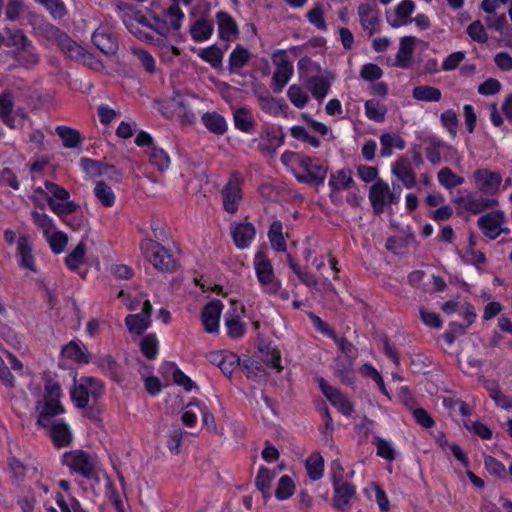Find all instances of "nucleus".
Segmentation results:
<instances>
[{"mask_svg":"<svg viewBox=\"0 0 512 512\" xmlns=\"http://www.w3.org/2000/svg\"><path fill=\"white\" fill-rule=\"evenodd\" d=\"M63 396L59 382L49 379L45 382L42 398L35 405L38 425L50 428V437L58 448L69 446L73 440L72 430L66 422L52 421L54 417L65 413L62 404Z\"/></svg>","mask_w":512,"mask_h":512,"instance_id":"1","label":"nucleus"},{"mask_svg":"<svg viewBox=\"0 0 512 512\" xmlns=\"http://www.w3.org/2000/svg\"><path fill=\"white\" fill-rule=\"evenodd\" d=\"M117 12L126 28L138 39L154 43L152 32L159 35H166L170 29L179 30L184 20V13L180 6L170 5L163 12V20L160 17H154V23H148L139 11L128 4H118Z\"/></svg>","mask_w":512,"mask_h":512,"instance_id":"2","label":"nucleus"},{"mask_svg":"<svg viewBox=\"0 0 512 512\" xmlns=\"http://www.w3.org/2000/svg\"><path fill=\"white\" fill-rule=\"evenodd\" d=\"M281 162L300 182L321 185L325 181L328 166L319 158H311L293 151H285L281 155Z\"/></svg>","mask_w":512,"mask_h":512,"instance_id":"3","label":"nucleus"},{"mask_svg":"<svg viewBox=\"0 0 512 512\" xmlns=\"http://www.w3.org/2000/svg\"><path fill=\"white\" fill-rule=\"evenodd\" d=\"M283 469L284 465L282 464L276 469H269L265 466L259 467L255 477V486L261 492L264 503H267L273 496L278 501H286L295 494L296 481L290 475H282L272 490V482Z\"/></svg>","mask_w":512,"mask_h":512,"instance_id":"4","label":"nucleus"},{"mask_svg":"<svg viewBox=\"0 0 512 512\" xmlns=\"http://www.w3.org/2000/svg\"><path fill=\"white\" fill-rule=\"evenodd\" d=\"M253 268L262 293L288 300L289 293L276 276L273 264L264 251H257L253 257Z\"/></svg>","mask_w":512,"mask_h":512,"instance_id":"5","label":"nucleus"},{"mask_svg":"<svg viewBox=\"0 0 512 512\" xmlns=\"http://www.w3.org/2000/svg\"><path fill=\"white\" fill-rule=\"evenodd\" d=\"M40 197H45L49 208L58 216L67 215L78 209L76 202L70 199V193L62 186L46 181L44 188L37 187L34 189L32 199L38 203Z\"/></svg>","mask_w":512,"mask_h":512,"instance_id":"6","label":"nucleus"},{"mask_svg":"<svg viewBox=\"0 0 512 512\" xmlns=\"http://www.w3.org/2000/svg\"><path fill=\"white\" fill-rule=\"evenodd\" d=\"M60 462L71 473H76L91 482L103 469L96 454L82 449H73L61 455Z\"/></svg>","mask_w":512,"mask_h":512,"instance_id":"7","label":"nucleus"},{"mask_svg":"<svg viewBox=\"0 0 512 512\" xmlns=\"http://www.w3.org/2000/svg\"><path fill=\"white\" fill-rule=\"evenodd\" d=\"M140 249L145 257L155 269L161 272H173L177 268V261L168 249L160 243L145 238L140 243Z\"/></svg>","mask_w":512,"mask_h":512,"instance_id":"8","label":"nucleus"},{"mask_svg":"<svg viewBox=\"0 0 512 512\" xmlns=\"http://www.w3.org/2000/svg\"><path fill=\"white\" fill-rule=\"evenodd\" d=\"M102 384L94 377H83L75 383L70 394L76 407L85 408L90 399H96L102 394Z\"/></svg>","mask_w":512,"mask_h":512,"instance_id":"9","label":"nucleus"},{"mask_svg":"<svg viewBox=\"0 0 512 512\" xmlns=\"http://www.w3.org/2000/svg\"><path fill=\"white\" fill-rule=\"evenodd\" d=\"M368 197L374 211L380 214L386 205L399 201L400 191L392 190L389 184L383 180H377L370 187Z\"/></svg>","mask_w":512,"mask_h":512,"instance_id":"10","label":"nucleus"},{"mask_svg":"<svg viewBox=\"0 0 512 512\" xmlns=\"http://www.w3.org/2000/svg\"><path fill=\"white\" fill-rule=\"evenodd\" d=\"M245 315V307L236 302L231 303V307L226 311L224 316V327L227 335L234 340L242 338L246 333V323L243 318Z\"/></svg>","mask_w":512,"mask_h":512,"instance_id":"11","label":"nucleus"},{"mask_svg":"<svg viewBox=\"0 0 512 512\" xmlns=\"http://www.w3.org/2000/svg\"><path fill=\"white\" fill-rule=\"evenodd\" d=\"M477 224L482 233L490 239H496L502 233L509 232V229L505 227V214L501 210H494L482 215Z\"/></svg>","mask_w":512,"mask_h":512,"instance_id":"12","label":"nucleus"},{"mask_svg":"<svg viewBox=\"0 0 512 512\" xmlns=\"http://www.w3.org/2000/svg\"><path fill=\"white\" fill-rule=\"evenodd\" d=\"M223 208L229 214H235L242 202V180L232 175L221 191Z\"/></svg>","mask_w":512,"mask_h":512,"instance_id":"13","label":"nucleus"},{"mask_svg":"<svg viewBox=\"0 0 512 512\" xmlns=\"http://www.w3.org/2000/svg\"><path fill=\"white\" fill-rule=\"evenodd\" d=\"M272 61L275 65V71L273 73V82L278 90L282 88L290 81L294 68L293 63L289 59L285 50H276L272 54Z\"/></svg>","mask_w":512,"mask_h":512,"instance_id":"14","label":"nucleus"},{"mask_svg":"<svg viewBox=\"0 0 512 512\" xmlns=\"http://www.w3.org/2000/svg\"><path fill=\"white\" fill-rule=\"evenodd\" d=\"M45 31L48 38L55 41L70 58L80 60L85 57L83 48L76 44L68 35L61 32L57 27L47 26Z\"/></svg>","mask_w":512,"mask_h":512,"instance_id":"15","label":"nucleus"},{"mask_svg":"<svg viewBox=\"0 0 512 512\" xmlns=\"http://www.w3.org/2000/svg\"><path fill=\"white\" fill-rule=\"evenodd\" d=\"M454 202L457 204L459 214L463 212L478 214L497 205V201L495 199L484 198L473 193H466L459 196L454 200Z\"/></svg>","mask_w":512,"mask_h":512,"instance_id":"16","label":"nucleus"},{"mask_svg":"<svg viewBox=\"0 0 512 512\" xmlns=\"http://www.w3.org/2000/svg\"><path fill=\"white\" fill-rule=\"evenodd\" d=\"M473 182L482 193L493 195L500 189L502 176L489 169H478L473 173Z\"/></svg>","mask_w":512,"mask_h":512,"instance_id":"17","label":"nucleus"},{"mask_svg":"<svg viewBox=\"0 0 512 512\" xmlns=\"http://www.w3.org/2000/svg\"><path fill=\"white\" fill-rule=\"evenodd\" d=\"M16 257L21 268L32 273H38L35 257L33 254L32 238L29 235H21L17 240Z\"/></svg>","mask_w":512,"mask_h":512,"instance_id":"18","label":"nucleus"},{"mask_svg":"<svg viewBox=\"0 0 512 512\" xmlns=\"http://www.w3.org/2000/svg\"><path fill=\"white\" fill-rule=\"evenodd\" d=\"M257 149L264 155H273L283 145L284 136L275 128H265L257 139L253 140Z\"/></svg>","mask_w":512,"mask_h":512,"instance_id":"19","label":"nucleus"},{"mask_svg":"<svg viewBox=\"0 0 512 512\" xmlns=\"http://www.w3.org/2000/svg\"><path fill=\"white\" fill-rule=\"evenodd\" d=\"M224 305L220 300H212L203 308L201 320L204 330L210 334H217L220 327V317Z\"/></svg>","mask_w":512,"mask_h":512,"instance_id":"20","label":"nucleus"},{"mask_svg":"<svg viewBox=\"0 0 512 512\" xmlns=\"http://www.w3.org/2000/svg\"><path fill=\"white\" fill-rule=\"evenodd\" d=\"M319 387L325 397L340 413L345 416H350L353 413L352 403L340 391L330 386L324 379H319Z\"/></svg>","mask_w":512,"mask_h":512,"instance_id":"21","label":"nucleus"},{"mask_svg":"<svg viewBox=\"0 0 512 512\" xmlns=\"http://www.w3.org/2000/svg\"><path fill=\"white\" fill-rule=\"evenodd\" d=\"M151 309L150 301L145 300L141 313L130 314L125 318V324L130 334L138 336L149 328Z\"/></svg>","mask_w":512,"mask_h":512,"instance_id":"22","label":"nucleus"},{"mask_svg":"<svg viewBox=\"0 0 512 512\" xmlns=\"http://www.w3.org/2000/svg\"><path fill=\"white\" fill-rule=\"evenodd\" d=\"M391 173L405 188L411 189L416 185V173L412 163L405 157H398L391 165Z\"/></svg>","mask_w":512,"mask_h":512,"instance_id":"23","label":"nucleus"},{"mask_svg":"<svg viewBox=\"0 0 512 512\" xmlns=\"http://www.w3.org/2000/svg\"><path fill=\"white\" fill-rule=\"evenodd\" d=\"M231 236L238 249L248 248L256 237V229L250 222H239L231 225Z\"/></svg>","mask_w":512,"mask_h":512,"instance_id":"24","label":"nucleus"},{"mask_svg":"<svg viewBox=\"0 0 512 512\" xmlns=\"http://www.w3.org/2000/svg\"><path fill=\"white\" fill-rule=\"evenodd\" d=\"M358 17L362 28L372 35L376 32L377 24L379 21V11L374 2H363L357 9Z\"/></svg>","mask_w":512,"mask_h":512,"instance_id":"25","label":"nucleus"},{"mask_svg":"<svg viewBox=\"0 0 512 512\" xmlns=\"http://www.w3.org/2000/svg\"><path fill=\"white\" fill-rule=\"evenodd\" d=\"M61 358L76 364H88L91 354L88 348L80 341H70L61 350Z\"/></svg>","mask_w":512,"mask_h":512,"instance_id":"26","label":"nucleus"},{"mask_svg":"<svg viewBox=\"0 0 512 512\" xmlns=\"http://www.w3.org/2000/svg\"><path fill=\"white\" fill-rule=\"evenodd\" d=\"M93 44L103 53H114L117 49V42L112 35L111 27L101 24L92 34Z\"/></svg>","mask_w":512,"mask_h":512,"instance_id":"27","label":"nucleus"},{"mask_svg":"<svg viewBox=\"0 0 512 512\" xmlns=\"http://www.w3.org/2000/svg\"><path fill=\"white\" fill-rule=\"evenodd\" d=\"M104 483L105 486V495L109 499V501L113 504L117 512H124V503L117 492L111 477L107 474V472L102 469L98 475L92 481V486Z\"/></svg>","mask_w":512,"mask_h":512,"instance_id":"28","label":"nucleus"},{"mask_svg":"<svg viewBox=\"0 0 512 512\" xmlns=\"http://www.w3.org/2000/svg\"><path fill=\"white\" fill-rule=\"evenodd\" d=\"M168 111H163L167 117H177L187 123L195 120V114L190 109L187 101L181 96L173 97L167 105Z\"/></svg>","mask_w":512,"mask_h":512,"instance_id":"29","label":"nucleus"},{"mask_svg":"<svg viewBox=\"0 0 512 512\" xmlns=\"http://www.w3.org/2000/svg\"><path fill=\"white\" fill-rule=\"evenodd\" d=\"M215 17L218 25V33L221 39L231 41L238 36V25L230 14L224 11H218Z\"/></svg>","mask_w":512,"mask_h":512,"instance_id":"30","label":"nucleus"},{"mask_svg":"<svg viewBox=\"0 0 512 512\" xmlns=\"http://www.w3.org/2000/svg\"><path fill=\"white\" fill-rule=\"evenodd\" d=\"M418 39L414 36L400 38L399 49L395 55V63L400 68H408Z\"/></svg>","mask_w":512,"mask_h":512,"instance_id":"31","label":"nucleus"},{"mask_svg":"<svg viewBox=\"0 0 512 512\" xmlns=\"http://www.w3.org/2000/svg\"><path fill=\"white\" fill-rule=\"evenodd\" d=\"M415 7L413 0H402L399 2L395 7L394 16L390 20V25L393 28H398L411 23V15L415 11Z\"/></svg>","mask_w":512,"mask_h":512,"instance_id":"32","label":"nucleus"},{"mask_svg":"<svg viewBox=\"0 0 512 512\" xmlns=\"http://www.w3.org/2000/svg\"><path fill=\"white\" fill-rule=\"evenodd\" d=\"M13 59L17 66L31 69L39 63L40 56L31 43L23 48L15 49Z\"/></svg>","mask_w":512,"mask_h":512,"instance_id":"33","label":"nucleus"},{"mask_svg":"<svg viewBox=\"0 0 512 512\" xmlns=\"http://www.w3.org/2000/svg\"><path fill=\"white\" fill-rule=\"evenodd\" d=\"M355 495V487L348 483L334 484V506L342 511H345Z\"/></svg>","mask_w":512,"mask_h":512,"instance_id":"34","label":"nucleus"},{"mask_svg":"<svg viewBox=\"0 0 512 512\" xmlns=\"http://www.w3.org/2000/svg\"><path fill=\"white\" fill-rule=\"evenodd\" d=\"M380 154L382 157H390L394 150H403L406 146L405 140L396 133H383L380 136Z\"/></svg>","mask_w":512,"mask_h":512,"instance_id":"35","label":"nucleus"},{"mask_svg":"<svg viewBox=\"0 0 512 512\" xmlns=\"http://www.w3.org/2000/svg\"><path fill=\"white\" fill-rule=\"evenodd\" d=\"M476 243V237L473 234H470L465 252L463 254L458 252L459 257L464 264H471L478 267V265L486 262L485 255L476 249Z\"/></svg>","mask_w":512,"mask_h":512,"instance_id":"36","label":"nucleus"},{"mask_svg":"<svg viewBox=\"0 0 512 512\" xmlns=\"http://www.w3.org/2000/svg\"><path fill=\"white\" fill-rule=\"evenodd\" d=\"M93 194L97 201L104 207H112L116 202V195L110 185L99 180L95 183Z\"/></svg>","mask_w":512,"mask_h":512,"instance_id":"37","label":"nucleus"},{"mask_svg":"<svg viewBox=\"0 0 512 512\" xmlns=\"http://www.w3.org/2000/svg\"><path fill=\"white\" fill-rule=\"evenodd\" d=\"M147 154L149 163L159 172H164L170 167V156L164 149L157 146H151Z\"/></svg>","mask_w":512,"mask_h":512,"instance_id":"38","label":"nucleus"},{"mask_svg":"<svg viewBox=\"0 0 512 512\" xmlns=\"http://www.w3.org/2000/svg\"><path fill=\"white\" fill-rule=\"evenodd\" d=\"M214 30L213 23L207 19H199L190 27V34L196 42L208 40Z\"/></svg>","mask_w":512,"mask_h":512,"instance_id":"39","label":"nucleus"},{"mask_svg":"<svg viewBox=\"0 0 512 512\" xmlns=\"http://www.w3.org/2000/svg\"><path fill=\"white\" fill-rule=\"evenodd\" d=\"M283 226L282 223L278 220L274 221L269 228L268 231V239L272 248L277 252L286 251L287 245L286 240L283 236Z\"/></svg>","mask_w":512,"mask_h":512,"instance_id":"40","label":"nucleus"},{"mask_svg":"<svg viewBox=\"0 0 512 512\" xmlns=\"http://www.w3.org/2000/svg\"><path fill=\"white\" fill-rule=\"evenodd\" d=\"M365 115L375 122H383L387 113V107L377 99H370L364 105Z\"/></svg>","mask_w":512,"mask_h":512,"instance_id":"41","label":"nucleus"},{"mask_svg":"<svg viewBox=\"0 0 512 512\" xmlns=\"http://www.w3.org/2000/svg\"><path fill=\"white\" fill-rule=\"evenodd\" d=\"M196 53L198 57H200L204 62L209 63L214 68H218L222 65L223 51L216 45L199 48Z\"/></svg>","mask_w":512,"mask_h":512,"instance_id":"42","label":"nucleus"},{"mask_svg":"<svg viewBox=\"0 0 512 512\" xmlns=\"http://www.w3.org/2000/svg\"><path fill=\"white\" fill-rule=\"evenodd\" d=\"M446 150L452 153L455 152L454 148L446 144L444 141L433 139L426 148V157L432 164H439L441 161V154Z\"/></svg>","mask_w":512,"mask_h":512,"instance_id":"43","label":"nucleus"},{"mask_svg":"<svg viewBox=\"0 0 512 512\" xmlns=\"http://www.w3.org/2000/svg\"><path fill=\"white\" fill-rule=\"evenodd\" d=\"M202 122L210 132L218 135L224 134L227 130L226 120L215 112L205 113L202 116Z\"/></svg>","mask_w":512,"mask_h":512,"instance_id":"44","label":"nucleus"},{"mask_svg":"<svg viewBox=\"0 0 512 512\" xmlns=\"http://www.w3.org/2000/svg\"><path fill=\"white\" fill-rule=\"evenodd\" d=\"M32 220L37 229L42 232L44 238L57 229L53 218L46 213L33 211Z\"/></svg>","mask_w":512,"mask_h":512,"instance_id":"45","label":"nucleus"},{"mask_svg":"<svg viewBox=\"0 0 512 512\" xmlns=\"http://www.w3.org/2000/svg\"><path fill=\"white\" fill-rule=\"evenodd\" d=\"M412 96L418 101L437 102L441 99L442 93L438 88L422 85L412 90Z\"/></svg>","mask_w":512,"mask_h":512,"instance_id":"46","label":"nucleus"},{"mask_svg":"<svg viewBox=\"0 0 512 512\" xmlns=\"http://www.w3.org/2000/svg\"><path fill=\"white\" fill-rule=\"evenodd\" d=\"M353 183L352 172L348 169H342L333 174L329 180V185L333 191H341L351 187Z\"/></svg>","mask_w":512,"mask_h":512,"instance_id":"47","label":"nucleus"},{"mask_svg":"<svg viewBox=\"0 0 512 512\" xmlns=\"http://www.w3.org/2000/svg\"><path fill=\"white\" fill-rule=\"evenodd\" d=\"M214 361L226 375L232 373L234 366L239 364L240 358L232 352H221L214 355Z\"/></svg>","mask_w":512,"mask_h":512,"instance_id":"48","label":"nucleus"},{"mask_svg":"<svg viewBox=\"0 0 512 512\" xmlns=\"http://www.w3.org/2000/svg\"><path fill=\"white\" fill-rule=\"evenodd\" d=\"M56 133L61 138L65 148H75L81 142L80 133L68 126H57Z\"/></svg>","mask_w":512,"mask_h":512,"instance_id":"49","label":"nucleus"},{"mask_svg":"<svg viewBox=\"0 0 512 512\" xmlns=\"http://www.w3.org/2000/svg\"><path fill=\"white\" fill-rule=\"evenodd\" d=\"M200 406H202V401L193 399L183 408L181 421L185 426L194 427L197 424V411L200 412Z\"/></svg>","mask_w":512,"mask_h":512,"instance_id":"50","label":"nucleus"},{"mask_svg":"<svg viewBox=\"0 0 512 512\" xmlns=\"http://www.w3.org/2000/svg\"><path fill=\"white\" fill-rule=\"evenodd\" d=\"M329 87L328 81L321 76H315L308 80L309 91L312 93L313 97L319 101L326 97Z\"/></svg>","mask_w":512,"mask_h":512,"instance_id":"51","label":"nucleus"},{"mask_svg":"<svg viewBox=\"0 0 512 512\" xmlns=\"http://www.w3.org/2000/svg\"><path fill=\"white\" fill-rule=\"evenodd\" d=\"M234 124L242 132L249 133L253 129L254 122L250 111L246 108H239L234 112Z\"/></svg>","mask_w":512,"mask_h":512,"instance_id":"52","label":"nucleus"},{"mask_svg":"<svg viewBox=\"0 0 512 512\" xmlns=\"http://www.w3.org/2000/svg\"><path fill=\"white\" fill-rule=\"evenodd\" d=\"M324 8L322 4L316 3L307 12L306 17L308 22L320 31L327 30V24L324 17Z\"/></svg>","mask_w":512,"mask_h":512,"instance_id":"53","label":"nucleus"},{"mask_svg":"<svg viewBox=\"0 0 512 512\" xmlns=\"http://www.w3.org/2000/svg\"><path fill=\"white\" fill-rule=\"evenodd\" d=\"M287 97L289 98L290 102L299 109L304 108L308 101L309 96L306 90L299 86V85H291L287 90Z\"/></svg>","mask_w":512,"mask_h":512,"instance_id":"54","label":"nucleus"},{"mask_svg":"<svg viewBox=\"0 0 512 512\" xmlns=\"http://www.w3.org/2000/svg\"><path fill=\"white\" fill-rule=\"evenodd\" d=\"M140 349L148 359H154L159 351V341L156 334H148L140 341Z\"/></svg>","mask_w":512,"mask_h":512,"instance_id":"55","label":"nucleus"},{"mask_svg":"<svg viewBox=\"0 0 512 512\" xmlns=\"http://www.w3.org/2000/svg\"><path fill=\"white\" fill-rule=\"evenodd\" d=\"M80 167L89 177H99L107 174L108 168L101 162L89 158H81Z\"/></svg>","mask_w":512,"mask_h":512,"instance_id":"56","label":"nucleus"},{"mask_svg":"<svg viewBox=\"0 0 512 512\" xmlns=\"http://www.w3.org/2000/svg\"><path fill=\"white\" fill-rule=\"evenodd\" d=\"M45 239L55 254L62 253L68 243L67 235L58 229L47 235Z\"/></svg>","mask_w":512,"mask_h":512,"instance_id":"57","label":"nucleus"},{"mask_svg":"<svg viewBox=\"0 0 512 512\" xmlns=\"http://www.w3.org/2000/svg\"><path fill=\"white\" fill-rule=\"evenodd\" d=\"M13 102L9 95L3 94L0 96V118L11 128L17 125L12 117Z\"/></svg>","mask_w":512,"mask_h":512,"instance_id":"58","label":"nucleus"},{"mask_svg":"<svg viewBox=\"0 0 512 512\" xmlns=\"http://www.w3.org/2000/svg\"><path fill=\"white\" fill-rule=\"evenodd\" d=\"M86 254V247L83 243H79L73 250L69 252L65 259V263L71 270H76L83 263Z\"/></svg>","mask_w":512,"mask_h":512,"instance_id":"59","label":"nucleus"},{"mask_svg":"<svg viewBox=\"0 0 512 512\" xmlns=\"http://www.w3.org/2000/svg\"><path fill=\"white\" fill-rule=\"evenodd\" d=\"M438 181L443 187L447 189L459 186L464 182L462 177L454 174L449 168H442L438 172Z\"/></svg>","mask_w":512,"mask_h":512,"instance_id":"60","label":"nucleus"},{"mask_svg":"<svg viewBox=\"0 0 512 512\" xmlns=\"http://www.w3.org/2000/svg\"><path fill=\"white\" fill-rule=\"evenodd\" d=\"M260 107L263 111L272 116H279L284 111V105L270 96L259 97Z\"/></svg>","mask_w":512,"mask_h":512,"instance_id":"61","label":"nucleus"},{"mask_svg":"<svg viewBox=\"0 0 512 512\" xmlns=\"http://www.w3.org/2000/svg\"><path fill=\"white\" fill-rule=\"evenodd\" d=\"M290 134L294 139L307 143L314 148H318L320 146V141L316 137L310 135L303 126H292L290 128Z\"/></svg>","mask_w":512,"mask_h":512,"instance_id":"62","label":"nucleus"},{"mask_svg":"<svg viewBox=\"0 0 512 512\" xmlns=\"http://www.w3.org/2000/svg\"><path fill=\"white\" fill-rule=\"evenodd\" d=\"M306 470L312 480H318L323 475V460L319 455L311 456L306 461Z\"/></svg>","mask_w":512,"mask_h":512,"instance_id":"63","label":"nucleus"},{"mask_svg":"<svg viewBox=\"0 0 512 512\" xmlns=\"http://www.w3.org/2000/svg\"><path fill=\"white\" fill-rule=\"evenodd\" d=\"M55 500L61 512H88L74 497H71L69 501H66L62 494L57 493Z\"/></svg>","mask_w":512,"mask_h":512,"instance_id":"64","label":"nucleus"}]
</instances>
